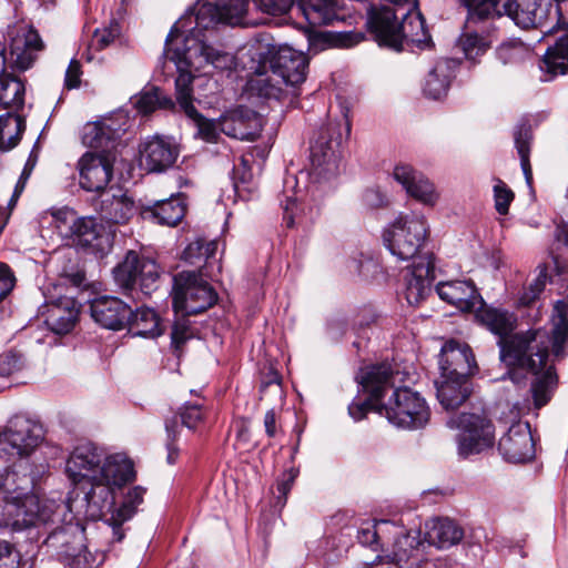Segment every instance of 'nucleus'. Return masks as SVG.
Segmentation results:
<instances>
[{"label": "nucleus", "instance_id": "obj_29", "mask_svg": "<svg viewBox=\"0 0 568 568\" xmlns=\"http://www.w3.org/2000/svg\"><path fill=\"white\" fill-rule=\"evenodd\" d=\"M99 213L108 222L123 224L134 216L136 206L132 197L121 189H111L102 193Z\"/></svg>", "mask_w": 568, "mask_h": 568}, {"label": "nucleus", "instance_id": "obj_24", "mask_svg": "<svg viewBox=\"0 0 568 568\" xmlns=\"http://www.w3.org/2000/svg\"><path fill=\"white\" fill-rule=\"evenodd\" d=\"M397 10L389 7H372L367 12V28L381 45L398 50L399 23Z\"/></svg>", "mask_w": 568, "mask_h": 568}, {"label": "nucleus", "instance_id": "obj_18", "mask_svg": "<svg viewBox=\"0 0 568 568\" xmlns=\"http://www.w3.org/2000/svg\"><path fill=\"white\" fill-rule=\"evenodd\" d=\"M8 37L10 63L22 71L29 69L44 48L38 31L30 26L19 24L9 31Z\"/></svg>", "mask_w": 568, "mask_h": 568}, {"label": "nucleus", "instance_id": "obj_13", "mask_svg": "<svg viewBox=\"0 0 568 568\" xmlns=\"http://www.w3.org/2000/svg\"><path fill=\"white\" fill-rule=\"evenodd\" d=\"M42 438L40 425L22 416L11 418L0 432V462L30 455Z\"/></svg>", "mask_w": 568, "mask_h": 568}, {"label": "nucleus", "instance_id": "obj_42", "mask_svg": "<svg viewBox=\"0 0 568 568\" xmlns=\"http://www.w3.org/2000/svg\"><path fill=\"white\" fill-rule=\"evenodd\" d=\"M535 375L536 378L531 383L530 390L535 408L540 409L550 402L558 385V376L555 366L548 365V363L540 373Z\"/></svg>", "mask_w": 568, "mask_h": 568}, {"label": "nucleus", "instance_id": "obj_19", "mask_svg": "<svg viewBox=\"0 0 568 568\" xmlns=\"http://www.w3.org/2000/svg\"><path fill=\"white\" fill-rule=\"evenodd\" d=\"M438 364L440 377L469 378L478 371L470 346L455 339L442 346Z\"/></svg>", "mask_w": 568, "mask_h": 568}, {"label": "nucleus", "instance_id": "obj_9", "mask_svg": "<svg viewBox=\"0 0 568 568\" xmlns=\"http://www.w3.org/2000/svg\"><path fill=\"white\" fill-rule=\"evenodd\" d=\"M379 413L398 428L418 429L425 427L430 418L426 400L409 387L393 389L392 396L381 404Z\"/></svg>", "mask_w": 568, "mask_h": 568}, {"label": "nucleus", "instance_id": "obj_56", "mask_svg": "<svg viewBox=\"0 0 568 568\" xmlns=\"http://www.w3.org/2000/svg\"><path fill=\"white\" fill-rule=\"evenodd\" d=\"M256 7L271 16H282L290 11L295 0H253Z\"/></svg>", "mask_w": 568, "mask_h": 568}, {"label": "nucleus", "instance_id": "obj_27", "mask_svg": "<svg viewBox=\"0 0 568 568\" xmlns=\"http://www.w3.org/2000/svg\"><path fill=\"white\" fill-rule=\"evenodd\" d=\"M547 345L555 361L568 357V301L555 303L550 316V331L547 332Z\"/></svg>", "mask_w": 568, "mask_h": 568}, {"label": "nucleus", "instance_id": "obj_63", "mask_svg": "<svg viewBox=\"0 0 568 568\" xmlns=\"http://www.w3.org/2000/svg\"><path fill=\"white\" fill-rule=\"evenodd\" d=\"M203 248L204 240H195L185 247L183 258L191 264L200 263L201 261H204Z\"/></svg>", "mask_w": 568, "mask_h": 568}, {"label": "nucleus", "instance_id": "obj_60", "mask_svg": "<svg viewBox=\"0 0 568 568\" xmlns=\"http://www.w3.org/2000/svg\"><path fill=\"white\" fill-rule=\"evenodd\" d=\"M180 416L182 425L193 429L202 420L201 407L196 404L185 405Z\"/></svg>", "mask_w": 568, "mask_h": 568}, {"label": "nucleus", "instance_id": "obj_20", "mask_svg": "<svg viewBox=\"0 0 568 568\" xmlns=\"http://www.w3.org/2000/svg\"><path fill=\"white\" fill-rule=\"evenodd\" d=\"M180 150L168 136L152 135L140 143V165L148 172H164L174 165Z\"/></svg>", "mask_w": 568, "mask_h": 568}, {"label": "nucleus", "instance_id": "obj_53", "mask_svg": "<svg viewBox=\"0 0 568 568\" xmlns=\"http://www.w3.org/2000/svg\"><path fill=\"white\" fill-rule=\"evenodd\" d=\"M515 197L514 192L501 180H497L494 186L495 209L500 215L509 211L510 203Z\"/></svg>", "mask_w": 568, "mask_h": 568}, {"label": "nucleus", "instance_id": "obj_39", "mask_svg": "<svg viewBox=\"0 0 568 568\" xmlns=\"http://www.w3.org/2000/svg\"><path fill=\"white\" fill-rule=\"evenodd\" d=\"M455 65L452 59L438 60L426 77L423 89L425 95L434 100L445 97L454 77Z\"/></svg>", "mask_w": 568, "mask_h": 568}, {"label": "nucleus", "instance_id": "obj_43", "mask_svg": "<svg viewBox=\"0 0 568 568\" xmlns=\"http://www.w3.org/2000/svg\"><path fill=\"white\" fill-rule=\"evenodd\" d=\"M514 140L517 153L520 159V166L529 187L532 186V169L530 164V148L532 141L531 126L527 122H521L514 130Z\"/></svg>", "mask_w": 568, "mask_h": 568}, {"label": "nucleus", "instance_id": "obj_16", "mask_svg": "<svg viewBox=\"0 0 568 568\" xmlns=\"http://www.w3.org/2000/svg\"><path fill=\"white\" fill-rule=\"evenodd\" d=\"M267 65L281 78L285 85L296 87L306 80L307 57L290 47H277L273 39V49Z\"/></svg>", "mask_w": 568, "mask_h": 568}, {"label": "nucleus", "instance_id": "obj_6", "mask_svg": "<svg viewBox=\"0 0 568 568\" xmlns=\"http://www.w3.org/2000/svg\"><path fill=\"white\" fill-rule=\"evenodd\" d=\"M273 36L266 31H256L251 34V97L265 100H280L283 93L281 78L267 65V58L272 53Z\"/></svg>", "mask_w": 568, "mask_h": 568}, {"label": "nucleus", "instance_id": "obj_64", "mask_svg": "<svg viewBox=\"0 0 568 568\" xmlns=\"http://www.w3.org/2000/svg\"><path fill=\"white\" fill-rule=\"evenodd\" d=\"M81 63L73 59L70 61L69 67L65 71L64 83L68 89H75L81 82Z\"/></svg>", "mask_w": 568, "mask_h": 568}, {"label": "nucleus", "instance_id": "obj_1", "mask_svg": "<svg viewBox=\"0 0 568 568\" xmlns=\"http://www.w3.org/2000/svg\"><path fill=\"white\" fill-rule=\"evenodd\" d=\"M69 479L75 486L71 493L68 507L72 510L78 499L77 490L83 494L81 503L85 506V515L101 518L114 505V491L133 477L132 463L122 455H106L92 443L78 445L67 460Z\"/></svg>", "mask_w": 568, "mask_h": 568}, {"label": "nucleus", "instance_id": "obj_40", "mask_svg": "<svg viewBox=\"0 0 568 568\" xmlns=\"http://www.w3.org/2000/svg\"><path fill=\"white\" fill-rule=\"evenodd\" d=\"M296 8L313 27L331 24L337 19L335 0H297Z\"/></svg>", "mask_w": 568, "mask_h": 568}, {"label": "nucleus", "instance_id": "obj_33", "mask_svg": "<svg viewBox=\"0 0 568 568\" xmlns=\"http://www.w3.org/2000/svg\"><path fill=\"white\" fill-rule=\"evenodd\" d=\"M432 41L424 17L419 12L406 10L402 13L398 32V50L404 45L416 44L418 48L427 47Z\"/></svg>", "mask_w": 568, "mask_h": 568}, {"label": "nucleus", "instance_id": "obj_59", "mask_svg": "<svg viewBox=\"0 0 568 568\" xmlns=\"http://www.w3.org/2000/svg\"><path fill=\"white\" fill-rule=\"evenodd\" d=\"M165 428H166V433H168V444H166V448H168V456H166V460L169 464H174L179 457V449L178 447L174 445V442L176 439V435H178V423L176 420H168L166 424H165Z\"/></svg>", "mask_w": 568, "mask_h": 568}, {"label": "nucleus", "instance_id": "obj_3", "mask_svg": "<svg viewBox=\"0 0 568 568\" xmlns=\"http://www.w3.org/2000/svg\"><path fill=\"white\" fill-rule=\"evenodd\" d=\"M33 479L19 469H6L0 473V494L3 504L0 505V527L13 532L24 531L45 525L63 509L62 501L41 498L30 489Z\"/></svg>", "mask_w": 568, "mask_h": 568}, {"label": "nucleus", "instance_id": "obj_5", "mask_svg": "<svg viewBox=\"0 0 568 568\" xmlns=\"http://www.w3.org/2000/svg\"><path fill=\"white\" fill-rule=\"evenodd\" d=\"M59 234L71 239L78 246L93 254L104 255L112 246V236L92 217H81L75 211L63 207L51 212Z\"/></svg>", "mask_w": 568, "mask_h": 568}, {"label": "nucleus", "instance_id": "obj_34", "mask_svg": "<svg viewBox=\"0 0 568 568\" xmlns=\"http://www.w3.org/2000/svg\"><path fill=\"white\" fill-rule=\"evenodd\" d=\"M440 300L460 311H470L476 305L477 290L470 281H448L436 285Z\"/></svg>", "mask_w": 568, "mask_h": 568}, {"label": "nucleus", "instance_id": "obj_37", "mask_svg": "<svg viewBox=\"0 0 568 568\" xmlns=\"http://www.w3.org/2000/svg\"><path fill=\"white\" fill-rule=\"evenodd\" d=\"M437 398L440 405L446 409H456L471 393V383L469 378L440 377L436 383Z\"/></svg>", "mask_w": 568, "mask_h": 568}, {"label": "nucleus", "instance_id": "obj_35", "mask_svg": "<svg viewBox=\"0 0 568 568\" xmlns=\"http://www.w3.org/2000/svg\"><path fill=\"white\" fill-rule=\"evenodd\" d=\"M480 325L498 337L497 342L507 341L517 328V316L503 308L484 307L476 315Z\"/></svg>", "mask_w": 568, "mask_h": 568}, {"label": "nucleus", "instance_id": "obj_30", "mask_svg": "<svg viewBox=\"0 0 568 568\" xmlns=\"http://www.w3.org/2000/svg\"><path fill=\"white\" fill-rule=\"evenodd\" d=\"M394 179L403 185L407 194L425 204L436 201L433 184L409 164H397L393 172Z\"/></svg>", "mask_w": 568, "mask_h": 568}, {"label": "nucleus", "instance_id": "obj_28", "mask_svg": "<svg viewBox=\"0 0 568 568\" xmlns=\"http://www.w3.org/2000/svg\"><path fill=\"white\" fill-rule=\"evenodd\" d=\"M266 108L261 111H251V156L258 158L264 162L274 144L277 135V125L270 122L267 114L264 113Z\"/></svg>", "mask_w": 568, "mask_h": 568}, {"label": "nucleus", "instance_id": "obj_8", "mask_svg": "<svg viewBox=\"0 0 568 568\" xmlns=\"http://www.w3.org/2000/svg\"><path fill=\"white\" fill-rule=\"evenodd\" d=\"M428 236L424 216L405 215L397 217L383 233L388 251L402 261H418Z\"/></svg>", "mask_w": 568, "mask_h": 568}, {"label": "nucleus", "instance_id": "obj_62", "mask_svg": "<svg viewBox=\"0 0 568 568\" xmlns=\"http://www.w3.org/2000/svg\"><path fill=\"white\" fill-rule=\"evenodd\" d=\"M363 201L366 206L372 209H378L388 205L387 196L378 187L367 189L364 192Z\"/></svg>", "mask_w": 568, "mask_h": 568}, {"label": "nucleus", "instance_id": "obj_17", "mask_svg": "<svg viewBox=\"0 0 568 568\" xmlns=\"http://www.w3.org/2000/svg\"><path fill=\"white\" fill-rule=\"evenodd\" d=\"M114 161L113 152L84 153L78 162L81 187L89 192L103 191L112 178Z\"/></svg>", "mask_w": 568, "mask_h": 568}, {"label": "nucleus", "instance_id": "obj_49", "mask_svg": "<svg viewBox=\"0 0 568 568\" xmlns=\"http://www.w3.org/2000/svg\"><path fill=\"white\" fill-rule=\"evenodd\" d=\"M24 124L20 116L8 112L0 116V150L16 146L20 140Z\"/></svg>", "mask_w": 568, "mask_h": 568}, {"label": "nucleus", "instance_id": "obj_50", "mask_svg": "<svg viewBox=\"0 0 568 568\" xmlns=\"http://www.w3.org/2000/svg\"><path fill=\"white\" fill-rule=\"evenodd\" d=\"M396 526L389 520L376 521L371 527L361 528L357 531V540L363 546L373 547L379 540L385 538L386 534H390Z\"/></svg>", "mask_w": 568, "mask_h": 568}, {"label": "nucleus", "instance_id": "obj_46", "mask_svg": "<svg viewBox=\"0 0 568 568\" xmlns=\"http://www.w3.org/2000/svg\"><path fill=\"white\" fill-rule=\"evenodd\" d=\"M24 102L23 82L9 73L0 78V103L7 109H18Z\"/></svg>", "mask_w": 568, "mask_h": 568}, {"label": "nucleus", "instance_id": "obj_12", "mask_svg": "<svg viewBox=\"0 0 568 568\" xmlns=\"http://www.w3.org/2000/svg\"><path fill=\"white\" fill-rule=\"evenodd\" d=\"M351 134V123L328 122L321 126L317 138L311 145V161L318 175L332 176L337 174L341 149L344 140Z\"/></svg>", "mask_w": 568, "mask_h": 568}, {"label": "nucleus", "instance_id": "obj_58", "mask_svg": "<svg viewBox=\"0 0 568 568\" xmlns=\"http://www.w3.org/2000/svg\"><path fill=\"white\" fill-rule=\"evenodd\" d=\"M16 276L6 263L0 262V302H2L13 290Z\"/></svg>", "mask_w": 568, "mask_h": 568}, {"label": "nucleus", "instance_id": "obj_32", "mask_svg": "<svg viewBox=\"0 0 568 568\" xmlns=\"http://www.w3.org/2000/svg\"><path fill=\"white\" fill-rule=\"evenodd\" d=\"M298 476L297 468H291L284 471L281 477L277 478L275 489H272L273 503L271 505L270 514H263V524L258 526V534L264 538L265 544L266 536L271 534L272 521L276 515H280L282 509L285 507L287 501V495L291 491L296 477Z\"/></svg>", "mask_w": 568, "mask_h": 568}, {"label": "nucleus", "instance_id": "obj_23", "mask_svg": "<svg viewBox=\"0 0 568 568\" xmlns=\"http://www.w3.org/2000/svg\"><path fill=\"white\" fill-rule=\"evenodd\" d=\"M435 280V263L432 253L414 261L405 276V297L410 305H418L432 292Z\"/></svg>", "mask_w": 568, "mask_h": 568}, {"label": "nucleus", "instance_id": "obj_52", "mask_svg": "<svg viewBox=\"0 0 568 568\" xmlns=\"http://www.w3.org/2000/svg\"><path fill=\"white\" fill-rule=\"evenodd\" d=\"M459 45L467 59L474 60L487 50L486 39L477 32H467L459 39Z\"/></svg>", "mask_w": 568, "mask_h": 568}, {"label": "nucleus", "instance_id": "obj_51", "mask_svg": "<svg viewBox=\"0 0 568 568\" xmlns=\"http://www.w3.org/2000/svg\"><path fill=\"white\" fill-rule=\"evenodd\" d=\"M121 33L120 24L112 21L108 27L97 29L90 40L89 48L94 51H101L111 45Z\"/></svg>", "mask_w": 568, "mask_h": 568}, {"label": "nucleus", "instance_id": "obj_38", "mask_svg": "<svg viewBox=\"0 0 568 568\" xmlns=\"http://www.w3.org/2000/svg\"><path fill=\"white\" fill-rule=\"evenodd\" d=\"M120 129L114 128L111 120L88 123L83 129L82 142L89 148L100 150L98 153L112 152Z\"/></svg>", "mask_w": 568, "mask_h": 568}, {"label": "nucleus", "instance_id": "obj_47", "mask_svg": "<svg viewBox=\"0 0 568 568\" xmlns=\"http://www.w3.org/2000/svg\"><path fill=\"white\" fill-rule=\"evenodd\" d=\"M152 214L160 224L176 225L185 214V205L179 197L156 202L152 207Z\"/></svg>", "mask_w": 568, "mask_h": 568}, {"label": "nucleus", "instance_id": "obj_61", "mask_svg": "<svg viewBox=\"0 0 568 568\" xmlns=\"http://www.w3.org/2000/svg\"><path fill=\"white\" fill-rule=\"evenodd\" d=\"M21 367L18 355L9 352L0 355V376L7 377L18 372Z\"/></svg>", "mask_w": 568, "mask_h": 568}, {"label": "nucleus", "instance_id": "obj_25", "mask_svg": "<svg viewBox=\"0 0 568 568\" xmlns=\"http://www.w3.org/2000/svg\"><path fill=\"white\" fill-rule=\"evenodd\" d=\"M539 69L544 82L568 73V24L557 30L554 43L547 48L539 62Z\"/></svg>", "mask_w": 568, "mask_h": 568}, {"label": "nucleus", "instance_id": "obj_48", "mask_svg": "<svg viewBox=\"0 0 568 568\" xmlns=\"http://www.w3.org/2000/svg\"><path fill=\"white\" fill-rule=\"evenodd\" d=\"M133 106L142 114H149L159 108L168 109L173 105L170 98L162 94L158 88L143 90L131 99Z\"/></svg>", "mask_w": 568, "mask_h": 568}, {"label": "nucleus", "instance_id": "obj_44", "mask_svg": "<svg viewBox=\"0 0 568 568\" xmlns=\"http://www.w3.org/2000/svg\"><path fill=\"white\" fill-rule=\"evenodd\" d=\"M220 130L224 134L237 139H248V110L241 105L227 111L220 120Z\"/></svg>", "mask_w": 568, "mask_h": 568}, {"label": "nucleus", "instance_id": "obj_2", "mask_svg": "<svg viewBox=\"0 0 568 568\" xmlns=\"http://www.w3.org/2000/svg\"><path fill=\"white\" fill-rule=\"evenodd\" d=\"M246 11V0H206L196 3L193 13L189 16L191 18L194 16L195 26L192 29H185L180 23L181 36L186 33L183 38V42L189 47L186 59L201 60V63L203 61L222 71L236 70L235 57L207 44L203 31H211L219 23L244 26ZM187 22L191 23L192 19Z\"/></svg>", "mask_w": 568, "mask_h": 568}, {"label": "nucleus", "instance_id": "obj_41", "mask_svg": "<svg viewBox=\"0 0 568 568\" xmlns=\"http://www.w3.org/2000/svg\"><path fill=\"white\" fill-rule=\"evenodd\" d=\"M126 326L130 333L142 337L154 338L163 332L159 315L150 307H140L135 312L131 311Z\"/></svg>", "mask_w": 568, "mask_h": 568}, {"label": "nucleus", "instance_id": "obj_11", "mask_svg": "<svg viewBox=\"0 0 568 568\" xmlns=\"http://www.w3.org/2000/svg\"><path fill=\"white\" fill-rule=\"evenodd\" d=\"M203 273L183 271L174 276L173 307L176 313L195 315L217 301L215 290L202 277Z\"/></svg>", "mask_w": 568, "mask_h": 568}, {"label": "nucleus", "instance_id": "obj_14", "mask_svg": "<svg viewBox=\"0 0 568 568\" xmlns=\"http://www.w3.org/2000/svg\"><path fill=\"white\" fill-rule=\"evenodd\" d=\"M113 276L120 287L132 290L139 285L144 295H150L158 288L160 267L154 260L129 251L123 261L114 267Z\"/></svg>", "mask_w": 568, "mask_h": 568}, {"label": "nucleus", "instance_id": "obj_21", "mask_svg": "<svg viewBox=\"0 0 568 568\" xmlns=\"http://www.w3.org/2000/svg\"><path fill=\"white\" fill-rule=\"evenodd\" d=\"M503 9V16L527 30L545 27L554 12V4L551 0H507Z\"/></svg>", "mask_w": 568, "mask_h": 568}, {"label": "nucleus", "instance_id": "obj_15", "mask_svg": "<svg viewBox=\"0 0 568 568\" xmlns=\"http://www.w3.org/2000/svg\"><path fill=\"white\" fill-rule=\"evenodd\" d=\"M359 384L369 396L364 400H353L349 404L348 413L354 420L363 419L374 408L379 410L382 398L394 386L390 364L381 363L363 368Z\"/></svg>", "mask_w": 568, "mask_h": 568}, {"label": "nucleus", "instance_id": "obj_10", "mask_svg": "<svg viewBox=\"0 0 568 568\" xmlns=\"http://www.w3.org/2000/svg\"><path fill=\"white\" fill-rule=\"evenodd\" d=\"M449 428H458L457 453L463 459L491 449L495 444V426L486 416L463 413L447 420Z\"/></svg>", "mask_w": 568, "mask_h": 568}, {"label": "nucleus", "instance_id": "obj_31", "mask_svg": "<svg viewBox=\"0 0 568 568\" xmlns=\"http://www.w3.org/2000/svg\"><path fill=\"white\" fill-rule=\"evenodd\" d=\"M79 306L73 297L63 296L48 305L44 323L55 334H67L74 327Z\"/></svg>", "mask_w": 568, "mask_h": 568}, {"label": "nucleus", "instance_id": "obj_45", "mask_svg": "<svg viewBox=\"0 0 568 568\" xmlns=\"http://www.w3.org/2000/svg\"><path fill=\"white\" fill-rule=\"evenodd\" d=\"M395 541L393 545L392 558L396 565L407 564L410 559L418 560V546L420 541L412 532H403L397 526L395 528Z\"/></svg>", "mask_w": 568, "mask_h": 568}, {"label": "nucleus", "instance_id": "obj_57", "mask_svg": "<svg viewBox=\"0 0 568 568\" xmlns=\"http://www.w3.org/2000/svg\"><path fill=\"white\" fill-rule=\"evenodd\" d=\"M20 552L14 545L7 540H0V568H18Z\"/></svg>", "mask_w": 568, "mask_h": 568}, {"label": "nucleus", "instance_id": "obj_4", "mask_svg": "<svg viewBox=\"0 0 568 568\" xmlns=\"http://www.w3.org/2000/svg\"><path fill=\"white\" fill-rule=\"evenodd\" d=\"M497 345L501 361L509 367L538 374L548 363L547 331L542 327L513 333Z\"/></svg>", "mask_w": 568, "mask_h": 568}, {"label": "nucleus", "instance_id": "obj_22", "mask_svg": "<svg viewBox=\"0 0 568 568\" xmlns=\"http://www.w3.org/2000/svg\"><path fill=\"white\" fill-rule=\"evenodd\" d=\"M499 454L506 462L521 464L535 457V443L530 425L527 422H516L498 442Z\"/></svg>", "mask_w": 568, "mask_h": 568}, {"label": "nucleus", "instance_id": "obj_7", "mask_svg": "<svg viewBox=\"0 0 568 568\" xmlns=\"http://www.w3.org/2000/svg\"><path fill=\"white\" fill-rule=\"evenodd\" d=\"M187 20H191V17L181 19L172 27L166 37L164 55L168 60L174 62L179 73L175 79V91L180 108L187 116H195L197 115V110L193 104L192 97V82L194 80V75L190 68L195 67L199 69L202 67V63H196L195 59H190V61L186 59V54H189V47L185 42H183V47L178 45V39L181 36L180 23H182V28H185Z\"/></svg>", "mask_w": 568, "mask_h": 568}, {"label": "nucleus", "instance_id": "obj_54", "mask_svg": "<svg viewBox=\"0 0 568 568\" xmlns=\"http://www.w3.org/2000/svg\"><path fill=\"white\" fill-rule=\"evenodd\" d=\"M194 120L197 126V135L206 142H216L220 135V122L203 118L199 112L195 116H189Z\"/></svg>", "mask_w": 568, "mask_h": 568}, {"label": "nucleus", "instance_id": "obj_55", "mask_svg": "<svg viewBox=\"0 0 568 568\" xmlns=\"http://www.w3.org/2000/svg\"><path fill=\"white\" fill-rule=\"evenodd\" d=\"M193 336L194 332L190 326L187 320L182 318L180 321H176L173 325L171 333L172 346L175 348L176 352H179L181 351L185 342L191 339Z\"/></svg>", "mask_w": 568, "mask_h": 568}, {"label": "nucleus", "instance_id": "obj_26", "mask_svg": "<svg viewBox=\"0 0 568 568\" xmlns=\"http://www.w3.org/2000/svg\"><path fill=\"white\" fill-rule=\"evenodd\" d=\"M92 318L101 326L119 331L126 327L131 307L114 296H99L90 304Z\"/></svg>", "mask_w": 568, "mask_h": 568}, {"label": "nucleus", "instance_id": "obj_36", "mask_svg": "<svg viewBox=\"0 0 568 568\" xmlns=\"http://www.w3.org/2000/svg\"><path fill=\"white\" fill-rule=\"evenodd\" d=\"M426 527L427 541L439 549L450 548L464 538V529L449 518L432 519Z\"/></svg>", "mask_w": 568, "mask_h": 568}]
</instances>
